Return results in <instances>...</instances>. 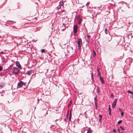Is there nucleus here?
Returning a JSON list of instances; mask_svg holds the SVG:
<instances>
[{
    "label": "nucleus",
    "instance_id": "1",
    "mask_svg": "<svg viewBox=\"0 0 133 133\" xmlns=\"http://www.w3.org/2000/svg\"><path fill=\"white\" fill-rule=\"evenodd\" d=\"M78 44V49L80 50L81 49V46L82 45V41L81 38H78L77 42Z\"/></svg>",
    "mask_w": 133,
    "mask_h": 133
},
{
    "label": "nucleus",
    "instance_id": "2",
    "mask_svg": "<svg viewBox=\"0 0 133 133\" xmlns=\"http://www.w3.org/2000/svg\"><path fill=\"white\" fill-rule=\"evenodd\" d=\"M25 83L23 82L22 81H20V82L18 84L17 88L21 87L23 85L25 86Z\"/></svg>",
    "mask_w": 133,
    "mask_h": 133
},
{
    "label": "nucleus",
    "instance_id": "3",
    "mask_svg": "<svg viewBox=\"0 0 133 133\" xmlns=\"http://www.w3.org/2000/svg\"><path fill=\"white\" fill-rule=\"evenodd\" d=\"M117 99L116 98L113 102L112 104V107L113 108H114L115 107L117 102Z\"/></svg>",
    "mask_w": 133,
    "mask_h": 133
},
{
    "label": "nucleus",
    "instance_id": "4",
    "mask_svg": "<svg viewBox=\"0 0 133 133\" xmlns=\"http://www.w3.org/2000/svg\"><path fill=\"white\" fill-rule=\"evenodd\" d=\"M77 25H75L74 27V33H76L77 32Z\"/></svg>",
    "mask_w": 133,
    "mask_h": 133
},
{
    "label": "nucleus",
    "instance_id": "5",
    "mask_svg": "<svg viewBox=\"0 0 133 133\" xmlns=\"http://www.w3.org/2000/svg\"><path fill=\"white\" fill-rule=\"evenodd\" d=\"M33 71L32 70H30L28 71L26 73H25V74H27L29 76L33 74Z\"/></svg>",
    "mask_w": 133,
    "mask_h": 133
},
{
    "label": "nucleus",
    "instance_id": "6",
    "mask_svg": "<svg viewBox=\"0 0 133 133\" xmlns=\"http://www.w3.org/2000/svg\"><path fill=\"white\" fill-rule=\"evenodd\" d=\"M13 71L15 73V74H17L18 72H19V70L17 69V68H15L13 69Z\"/></svg>",
    "mask_w": 133,
    "mask_h": 133
},
{
    "label": "nucleus",
    "instance_id": "7",
    "mask_svg": "<svg viewBox=\"0 0 133 133\" xmlns=\"http://www.w3.org/2000/svg\"><path fill=\"white\" fill-rule=\"evenodd\" d=\"M16 66H17L18 68H20L21 69H22V67L21 66L19 62L18 61H17L16 62Z\"/></svg>",
    "mask_w": 133,
    "mask_h": 133
},
{
    "label": "nucleus",
    "instance_id": "8",
    "mask_svg": "<svg viewBox=\"0 0 133 133\" xmlns=\"http://www.w3.org/2000/svg\"><path fill=\"white\" fill-rule=\"evenodd\" d=\"M100 79L101 81V82L103 84L104 83V81L103 78V77H100Z\"/></svg>",
    "mask_w": 133,
    "mask_h": 133
},
{
    "label": "nucleus",
    "instance_id": "9",
    "mask_svg": "<svg viewBox=\"0 0 133 133\" xmlns=\"http://www.w3.org/2000/svg\"><path fill=\"white\" fill-rule=\"evenodd\" d=\"M92 130H91L90 128H89L87 130V133H91Z\"/></svg>",
    "mask_w": 133,
    "mask_h": 133
},
{
    "label": "nucleus",
    "instance_id": "10",
    "mask_svg": "<svg viewBox=\"0 0 133 133\" xmlns=\"http://www.w3.org/2000/svg\"><path fill=\"white\" fill-rule=\"evenodd\" d=\"M4 87V85L2 84H0V89H1Z\"/></svg>",
    "mask_w": 133,
    "mask_h": 133
},
{
    "label": "nucleus",
    "instance_id": "11",
    "mask_svg": "<svg viewBox=\"0 0 133 133\" xmlns=\"http://www.w3.org/2000/svg\"><path fill=\"white\" fill-rule=\"evenodd\" d=\"M99 121L100 122H101V120H102V116L100 115H99Z\"/></svg>",
    "mask_w": 133,
    "mask_h": 133
},
{
    "label": "nucleus",
    "instance_id": "12",
    "mask_svg": "<svg viewBox=\"0 0 133 133\" xmlns=\"http://www.w3.org/2000/svg\"><path fill=\"white\" fill-rule=\"evenodd\" d=\"M59 4H60V5H61L62 6V7H63V6L64 5V4L63 2L61 1L60 2Z\"/></svg>",
    "mask_w": 133,
    "mask_h": 133
},
{
    "label": "nucleus",
    "instance_id": "13",
    "mask_svg": "<svg viewBox=\"0 0 133 133\" xmlns=\"http://www.w3.org/2000/svg\"><path fill=\"white\" fill-rule=\"evenodd\" d=\"M127 92L129 93L132 94L133 95V92H132L130 90H128L127 91Z\"/></svg>",
    "mask_w": 133,
    "mask_h": 133
},
{
    "label": "nucleus",
    "instance_id": "14",
    "mask_svg": "<svg viewBox=\"0 0 133 133\" xmlns=\"http://www.w3.org/2000/svg\"><path fill=\"white\" fill-rule=\"evenodd\" d=\"M71 111H70V116H69V119L70 121L71 119Z\"/></svg>",
    "mask_w": 133,
    "mask_h": 133
},
{
    "label": "nucleus",
    "instance_id": "15",
    "mask_svg": "<svg viewBox=\"0 0 133 133\" xmlns=\"http://www.w3.org/2000/svg\"><path fill=\"white\" fill-rule=\"evenodd\" d=\"M93 56L94 57H95L96 55V53L94 50H93Z\"/></svg>",
    "mask_w": 133,
    "mask_h": 133
},
{
    "label": "nucleus",
    "instance_id": "16",
    "mask_svg": "<svg viewBox=\"0 0 133 133\" xmlns=\"http://www.w3.org/2000/svg\"><path fill=\"white\" fill-rule=\"evenodd\" d=\"M91 78H92V80H93V79H94V78H93V73L92 72H91Z\"/></svg>",
    "mask_w": 133,
    "mask_h": 133
},
{
    "label": "nucleus",
    "instance_id": "17",
    "mask_svg": "<svg viewBox=\"0 0 133 133\" xmlns=\"http://www.w3.org/2000/svg\"><path fill=\"white\" fill-rule=\"evenodd\" d=\"M122 122V121L121 120H119V121L118 122H117V124H120Z\"/></svg>",
    "mask_w": 133,
    "mask_h": 133
},
{
    "label": "nucleus",
    "instance_id": "18",
    "mask_svg": "<svg viewBox=\"0 0 133 133\" xmlns=\"http://www.w3.org/2000/svg\"><path fill=\"white\" fill-rule=\"evenodd\" d=\"M119 127L122 130H125L124 128L121 126H120Z\"/></svg>",
    "mask_w": 133,
    "mask_h": 133
},
{
    "label": "nucleus",
    "instance_id": "19",
    "mask_svg": "<svg viewBox=\"0 0 133 133\" xmlns=\"http://www.w3.org/2000/svg\"><path fill=\"white\" fill-rule=\"evenodd\" d=\"M108 31L107 29H105V32L106 34H108Z\"/></svg>",
    "mask_w": 133,
    "mask_h": 133
},
{
    "label": "nucleus",
    "instance_id": "20",
    "mask_svg": "<svg viewBox=\"0 0 133 133\" xmlns=\"http://www.w3.org/2000/svg\"><path fill=\"white\" fill-rule=\"evenodd\" d=\"M108 111H111V109L110 108V105H109V107L108 108Z\"/></svg>",
    "mask_w": 133,
    "mask_h": 133
},
{
    "label": "nucleus",
    "instance_id": "21",
    "mask_svg": "<svg viewBox=\"0 0 133 133\" xmlns=\"http://www.w3.org/2000/svg\"><path fill=\"white\" fill-rule=\"evenodd\" d=\"M82 20L81 19H80L79 20V22H78V23L79 24H80L81 23Z\"/></svg>",
    "mask_w": 133,
    "mask_h": 133
},
{
    "label": "nucleus",
    "instance_id": "22",
    "mask_svg": "<svg viewBox=\"0 0 133 133\" xmlns=\"http://www.w3.org/2000/svg\"><path fill=\"white\" fill-rule=\"evenodd\" d=\"M45 49H42L41 50V51L43 53L45 52Z\"/></svg>",
    "mask_w": 133,
    "mask_h": 133
},
{
    "label": "nucleus",
    "instance_id": "23",
    "mask_svg": "<svg viewBox=\"0 0 133 133\" xmlns=\"http://www.w3.org/2000/svg\"><path fill=\"white\" fill-rule=\"evenodd\" d=\"M94 100H95V102H96V103H97V101L96 99V97H95L94 98Z\"/></svg>",
    "mask_w": 133,
    "mask_h": 133
},
{
    "label": "nucleus",
    "instance_id": "24",
    "mask_svg": "<svg viewBox=\"0 0 133 133\" xmlns=\"http://www.w3.org/2000/svg\"><path fill=\"white\" fill-rule=\"evenodd\" d=\"M96 102L95 103V105L96 108V109L97 108V103H96Z\"/></svg>",
    "mask_w": 133,
    "mask_h": 133
},
{
    "label": "nucleus",
    "instance_id": "25",
    "mask_svg": "<svg viewBox=\"0 0 133 133\" xmlns=\"http://www.w3.org/2000/svg\"><path fill=\"white\" fill-rule=\"evenodd\" d=\"M61 5H60V4H59V5L58 6L57 8L58 9H60L61 8Z\"/></svg>",
    "mask_w": 133,
    "mask_h": 133
},
{
    "label": "nucleus",
    "instance_id": "26",
    "mask_svg": "<svg viewBox=\"0 0 133 133\" xmlns=\"http://www.w3.org/2000/svg\"><path fill=\"white\" fill-rule=\"evenodd\" d=\"M124 114V113L123 112H122L121 113V116H123Z\"/></svg>",
    "mask_w": 133,
    "mask_h": 133
},
{
    "label": "nucleus",
    "instance_id": "27",
    "mask_svg": "<svg viewBox=\"0 0 133 133\" xmlns=\"http://www.w3.org/2000/svg\"><path fill=\"white\" fill-rule=\"evenodd\" d=\"M89 4H90V3L89 2L87 3L86 5L87 6H88V5H89Z\"/></svg>",
    "mask_w": 133,
    "mask_h": 133
},
{
    "label": "nucleus",
    "instance_id": "28",
    "mask_svg": "<svg viewBox=\"0 0 133 133\" xmlns=\"http://www.w3.org/2000/svg\"><path fill=\"white\" fill-rule=\"evenodd\" d=\"M111 98H112L114 97V96L112 94H111Z\"/></svg>",
    "mask_w": 133,
    "mask_h": 133
},
{
    "label": "nucleus",
    "instance_id": "29",
    "mask_svg": "<svg viewBox=\"0 0 133 133\" xmlns=\"http://www.w3.org/2000/svg\"><path fill=\"white\" fill-rule=\"evenodd\" d=\"M2 70V66H0V71H1Z\"/></svg>",
    "mask_w": 133,
    "mask_h": 133
},
{
    "label": "nucleus",
    "instance_id": "30",
    "mask_svg": "<svg viewBox=\"0 0 133 133\" xmlns=\"http://www.w3.org/2000/svg\"><path fill=\"white\" fill-rule=\"evenodd\" d=\"M109 115L111 116V111H109Z\"/></svg>",
    "mask_w": 133,
    "mask_h": 133
},
{
    "label": "nucleus",
    "instance_id": "31",
    "mask_svg": "<svg viewBox=\"0 0 133 133\" xmlns=\"http://www.w3.org/2000/svg\"><path fill=\"white\" fill-rule=\"evenodd\" d=\"M120 129H118V130H117V131H118V132H119V133H120V132H119L120 131Z\"/></svg>",
    "mask_w": 133,
    "mask_h": 133
},
{
    "label": "nucleus",
    "instance_id": "32",
    "mask_svg": "<svg viewBox=\"0 0 133 133\" xmlns=\"http://www.w3.org/2000/svg\"><path fill=\"white\" fill-rule=\"evenodd\" d=\"M113 131L114 132H116V130H115V129H113Z\"/></svg>",
    "mask_w": 133,
    "mask_h": 133
},
{
    "label": "nucleus",
    "instance_id": "33",
    "mask_svg": "<svg viewBox=\"0 0 133 133\" xmlns=\"http://www.w3.org/2000/svg\"><path fill=\"white\" fill-rule=\"evenodd\" d=\"M119 111H122V110H121V108H119Z\"/></svg>",
    "mask_w": 133,
    "mask_h": 133
},
{
    "label": "nucleus",
    "instance_id": "34",
    "mask_svg": "<svg viewBox=\"0 0 133 133\" xmlns=\"http://www.w3.org/2000/svg\"><path fill=\"white\" fill-rule=\"evenodd\" d=\"M84 114L85 115V116H86V115H87V114L86 113V112H85L84 113Z\"/></svg>",
    "mask_w": 133,
    "mask_h": 133
},
{
    "label": "nucleus",
    "instance_id": "35",
    "mask_svg": "<svg viewBox=\"0 0 133 133\" xmlns=\"http://www.w3.org/2000/svg\"><path fill=\"white\" fill-rule=\"evenodd\" d=\"M87 37L88 38H89L90 37V36H89V35H88L87 36Z\"/></svg>",
    "mask_w": 133,
    "mask_h": 133
},
{
    "label": "nucleus",
    "instance_id": "36",
    "mask_svg": "<svg viewBox=\"0 0 133 133\" xmlns=\"http://www.w3.org/2000/svg\"><path fill=\"white\" fill-rule=\"evenodd\" d=\"M97 92H99V90H97Z\"/></svg>",
    "mask_w": 133,
    "mask_h": 133
},
{
    "label": "nucleus",
    "instance_id": "37",
    "mask_svg": "<svg viewBox=\"0 0 133 133\" xmlns=\"http://www.w3.org/2000/svg\"><path fill=\"white\" fill-rule=\"evenodd\" d=\"M109 0H106V1H109Z\"/></svg>",
    "mask_w": 133,
    "mask_h": 133
},
{
    "label": "nucleus",
    "instance_id": "38",
    "mask_svg": "<svg viewBox=\"0 0 133 133\" xmlns=\"http://www.w3.org/2000/svg\"><path fill=\"white\" fill-rule=\"evenodd\" d=\"M35 19H37V18H36V17H35Z\"/></svg>",
    "mask_w": 133,
    "mask_h": 133
},
{
    "label": "nucleus",
    "instance_id": "39",
    "mask_svg": "<svg viewBox=\"0 0 133 133\" xmlns=\"http://www.w3.org/2000/svg\"><path fill=\"white\" fill-rule=\"evenodd\" d=\"M98 75H100V74L98 73Z\"/></svg>",
    "mask_w": 133,
    "mask_h": 133
},
{
    "label": "nucleus",
    "instance_id": "40",
    "mask_svg": "<svg viewBox=\"0 0 133 133\" xmlns=\"http://www.w3.org/2000/svg\"><path fill=\"white\" fill-rule=\"evenodd\" d=\"M70 105V104H69V105H68V107L69 105Z\"/></svg>",
    "mask_w": 133,
    "mask_h": 133
}]
</instances>
